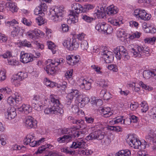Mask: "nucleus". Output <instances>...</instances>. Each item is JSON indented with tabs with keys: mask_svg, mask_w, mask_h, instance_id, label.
Returning a JSON list of instances; mask_svg holds the SVG:
<instances>
[{
	"mask_svg": "<svg viewBox=\"0 0 156 156\" xmlns=\"http://www.w3.org/2000/svg\"><path fill=\"white\" fill-rule=\"evenodd\" d=\"M126 51L124 47L120 46L114 48L113 51L117 59L120 60V56H121V55L122 54Z\"/></svg>",
	"mask_w": 156,
	"mask_h": 156,
	"instance_id": "14",
	"label": "nucleus"
},
{
	"mask_svg": "<svg viewBox=\"0 0 156 156\" xmlns=\"http://www.w3.org/2000/svg\"><path fill=\"white\" fill-rule=\"evenodd\" d=\"M34 55L26 53L21 55L20 60L22 62L27 63L32 62L34 60Z\"/></svg>",
	"mask_w": 156,
	"mask_h": 156,
	"instance_id": "11",
	"label": "nucleus"
},
{
	"mask_svg": "<svg viewBox=\"0 0 156 156\" xmlns=\"http://www.w3.org/2000/svg\"><path fill=\"white\" fill-rule=\"evenodd\" d=\"M102 114L105 117H108L113 114L109 107H104L101 109Z\"/></svg>",
	"mask_w": 156,
	"mask_h": 156,
	"instance_id": "25",
	"label": "nucleus"
},
{
	"mask_svg": "<svg viewBox=\"0 0 156 156\" xmlns=\"http://www.w3.org/2000/svg\"><path fill=\"white\" fill-rule=\"evenodd\" d=\"M72 135L71 134H67L64 135L62 137L58 138L57 139L58 141L60 143H63L66 142H69L72 139Z\"/></svg>",
	"mask_w": 156,
	"mask_h": 156,
	"instance_id": "23",
	"label": "nucleus"
},
{
	"mask_svg": "<svg viewBox=\"0 0 156 156\" xmlns=\"http://www.w3.org/2000/svg\"><path fill=\"white\" fill-rule=\"evenodd\" d=\"M79 14H76L74 13V12H70V19L72 23H75L78 22V16Z\"/></svg>",
	"mask_w": 156,
	"mask_h": 156,
	"instance_id": "29",
	"label": "nucleus"
},
{
	"mask_svg": "<svg viewBox=\"0 0 156 156\" xmlns=\"http://www.w3.org/2000/svg\"><path fill=\"white\" fill-rule=\"evenodd\" d=\"M6 7L8 8L9 10L13 13L17 12L18 10V8L15 3L13 2H7L6 3Z\"/></svg>",
	"mask_w": 156,
	"mask_h": 156,
	"instance_id": "22",
	"label": "nucleus"
},
{
	"mask_svg": "<svg viewBox=\"0 0 156 156\" xmlns=\"http://www.w3.org/2000/svg\"><path fill=\"white\" fill-rule=\"evenodd\" d=\"M70 134L72 135V138L73 137L75 138L79 137H80V138H81L83 135L81 131L78 130H76L75 131H74V132L72 134Z\"/></svg>",
	"mask_w": 156,
	"mask_h": 156,
	"instance_id": "38",
	"label": "nucleus"
},
{
	"mask_svg": "<svg viewBox=\"0 0 156 156\" xmlns=\"http://www.w3.org/2000/svg\"><path fill=\"white\" fill-rule=\"evenodd\" d=\"M72 11L70 12H74L76 14H79V13L84 12L85 11L83 10V6L78 3H74L72 6Z\"/></svg>",
	"mask_w": 156,
	"mask_h": 156,
	"instance_id": "15",
	"label": "nucleus"
},
{
	"mask_svg": "<svg viewBox=\"0 0 156 156\" xmlns=\"http://www.w3.org/2000/svg\"><path fill=\"white\" fill-rule=\"evenodd\" d=\"M8 64L11 65H16L18 64V62L14 59H11L10 58L7 60Z\"/></svg>",
	"mask_w": 156,
	"mask_h": 156,
	"instance_id": "60",
	"label": "nucleus"
},
{
	"mask_svg": "<svg viewBox=\"0 0 156 156\" xmlns=\"http://www.w3.org/2000/svg\"><path fill=\"white\" fill-rule=\"evenodd\" d=\"M145 139L148 142H152L156 144V134L149 133L146 136Z\"/></svg>",
	"mask_w": 156,
	"mask_h": 156,
	"instance_id": "24",
	"label": "nucleus"
},
{
	"mask_svg": "<svg viewBox=\"0 0 156 156\" xmlns=\"http://www.w3.org/2000/svg\"><path fill=\"white\" fill-rule=\"evenodd\" d=\"M20 44L23 46H26L28 47H30L31 46V44L30 42L27 41L26 40H25L23 41H22L20 42Z\"/></svg>",
	"mask_w": 156,
	"mask_h": 156,
	"instance_id": "55",
	"label": "nucleus"
},
{
	"mask_svg": "<svg viewBox=\"0 0 156 156\" xmlns=\"http://www.w3.org/2000/svg\"><path fill=\"white\" fill-rule=\"evenodd\" d=\"M142 13L145 14V10L141 9H137L135 10L133 13L134 15L136 17L139 18L140 17V15H141Z\"/></svg>",
	"mask_w": 156,
	"mask_h": 156,
	"instance_id": "34",
	"label": "nucleus"
},
{
	"mask_svg": "<svg viewBox=\"0 0 156 156\" xmlns=\"http://www.w3.org/2000/svg\"><path fill=\"white\" fill-rule=\"evenodd\" d=\"M27 74L26 73L20 72L15 75L11 80L12 82L15 86H18L20 85V82L27 77Z\"/></svg>",
	"mask_w": 156,
	"mask_h": 156,
	"instance_id": "7",
	"label": "nucleus"
},
{
	"mask_svg": "<svg viewBox=\"0 0 156 156\" xmlns=\"http://www.w3.org/2000/svg\"><path fill=\"white\" fill-rule=\"evenodd\" d=\"M97 84L102 87H105L108 86L107 83L104 80H101L100 81H97Z\"/></svg>",
	"mask_w": 156,
	"mask_h": 156,
	"instance_id": "42",
	"label": "nucleus"
},
{
	"mask_svg": "<svg viewBox=\"0 0 156 156\" xmlns=\"http://www.w3.org/2000/svg\"><path fill=\"white\" fill-rule=\"evenodd\" d=\"M109 129L111 130H114L117 132H119L122 130V128L121 127L119 126H110Z\"/></svg>",
	"mask_w": 156,
	"mask_h": 156,
	"instance_id": "61",
	"label": "nucleus"
},
{
	"mask_svg": "<svg viewBox=\"0 0 156 156\" xmlns=\"http://www.w3.org/2000/svg\"><path fill=\"white\" fill-rule=\"evenodd\" d=\"M154 75H155L154 70L151 71L149 70H146L143 72V77L145 79H148L151 77H154Z\"/></svg>",
	"mask_w": 156,
	"mask_h": 156,
	"instance_id": "28",
	"label": "nucleus"
},
{
	"mask_svg": "<svg viewBox=\"0 0 156 156\" xmlns=\"http://www.w3.org/2000/svg\"><path fill=\"white\" fill-rule=\"evenodd\" d=\"M81 18L87 22L90 23H91L95 19L92 17H91L84 14L81 15Z\"/></svg>",
	"mask_w": 156,
	"mask_h": 156,
	"instance_id": "31",
	"label": "nucleus"
},
{
	"mask_svg": "<svg viewBox=\"0 0 156 156\" xmlns=\"http://www.w3.org/2000/svg\"><path fill=\"white\" fill-rule=\"evenodd\" d=\"M130 50L133 54V56L134 58H140L144 55H147L149 53V49L147 47L139 45L132 48L131 45L129 46Z\"/></svg>",
	"mask_w": 156,
	"mask_h": 156,
	"instance_id": "3",
	"label": "nucleus"
},
{
	"mask_svg": "<svg viewBox=\"0 0 156 156\" xmlns=\"http://www.w3.org/2000/svg\"><path fill=\"white\" fill-rule=\"evenodd\" d=\"M47 43L49 49L51 50L53 54H55L56 52V50L55 49L56 46L55 44L50 41L47 42Z\"/></svg>",
	"mask_w": 156,
	"mask_h": 156,
	"instance_id": "36",
	"label": "nucleus"
},
{
	"mask_svg": "<svg viewBox=\"0 0 156 156\" xmlns=\"http://www.w3.org/2000/svg\"><path fill=\"white\" fill-rule=\"evenodd\" d=\"M54 61V62L55 64V66L57 67L58 65L62 66L65 62V60L62 58L59 59H55Z\"/></svg>",
	"mask_w": 156,
	"mask_h": 156,
	"instance_id": "40",
	"label": "nucleus"
},
{
	"mask_svg": "<svg viewBox=\"0 0 156 156\" xmlns=\"http://www.w3.org/2000/svg\"><path fill=\"white\" fill-rule=\"evenodd\" d=\"M61 152L66 153V154H75V151H70L68 148H62L61 149Z\"/></svg>",
	"mask_w": 156,
	"mask_h": 156,
	"instance_id": "44",
	"label": "nucleus"
},
{
	"mask_svg": "<svg viewBox=\"0 0 156 156\" xmlns=\"http://www.w3.org/2000/svg\"><path fill=\"white\" fill-rule=\"evenodd\" d=\"M44 138H42L38 141H35V140H34L32 141L29 144H30V146L31 147H34L35 146L39 145L40 143H41L42 142L44 141Z\"/></svg>",
	"mask_w": 156,
	"mask_h": 156,
	"instance_id": "35",
	"label": "nucleus"
},
{
	"mask_svg": "<svg viewBox=\"0 0 156 156\" xmlns=\"http://www.w3.org/2000/svg\"><path fill=\"white\" fill-rule=\"evenodd\" d=\"M86 143L83 140H76L73 142L72 144L70 147L71 148L77 149L85 148H86Z\"/></svg>",
	"mask_w": 156,
	"mask_h": 156,
	"instance_id": "12",
	"label": "nucleus"
},
{
	"mask_svg": "<svg viewBox=\"0 0 156 156\" xmlns=\"http://www.w3.org/2000/svg\"><path fill=\"white\" fill-rule=\"evenodd\" d=\"M65 12L63 6H55L50 10V19L56 23L60 22L63 19Z\"/></svg>",
	"mask_w": 156,
	"mask_h": 156,
	"instance_id": "1",
	"label": "nucleus"
},
{
	"mask_svg": "<svg viewBox=\"0 0 156 156\" xmlns=\"http://www.w3.org/2000/svg\"><path fill=\"white\" fill-rule=\"evenodd\" d=\"M156 40V37H147L144 39V41L145 43L153 44Z\"/></svg>",
	"mask_w": 156,
	"mask_h": 156,
	"instance_id": "45",
	"label": "nucleus"
},
{
	"mask_svg": "<svg viewBox=\"0 0 156 156\" xmlns=\"http://www.w3.org/2000/svg\"><path fill=\"white\" fill-rule=\"evenodd\" d=\"M32 105L34 108L38 111H41L42 109V106L39 104L38 103H33Z\"/></svg>",
	"mask_w": 156,
	"mask_h": 156,
	"instance_id": "43",
	"label": "nucleus"
},
{
	"mask_svg": "<svg viewBox=\"0 0 156 156\" xmlns=\"http://www.w3.org/2000/svg\"><path fill=\"white\" fill-rule=\"evenodd\" d=\"M108 69L110 70H112L114 72H117L118 70L117 67L114 64H110L108 65Z\"/></svg>",
	"mask_w": 156,
	"mask_h": 156,
	"instance_id": "54",
	"label": "nucleus"
},
{
	"mask_svg": "<svg viewBox=\"0 0 156 156\" xmlns=\"http://www.w3.org/2000/svg\"><path fill=\"white\" fill-rule=\"evenodd\" d=\"M19 111L26 114H28L31 111V109L30 105L23 104L21 106L18 107Z\"/></svg>",
	"mask_w": 156,
	"mask_h": 156,
	"instance_id": "20",
	"label": "nucleus"
},
{
	"mask_svg": "<svg viewBox=\"0 0 156 156\" xmlns=\"http://www.w3.org/2000/svg\"><path fill=\"white\" fill-rule=\"evenodd\" d=\"M37 122L34 120L32 117L27 118L25 121V125L28 129L34 128L37 126Z\"/></svg>",
	"mask_w": 156,
	"mask_h": 156,
	"instance_id": "16",
	"label": "nucleus"
},
{
	"mask_svg": "<svg viewBox=\"0 0 156 156\" xmlns=\"http://www.w3.org/2000/svg\"><path fill=\"white\" fill-rule=\"evenodd\" d=\"M20 28L18 26L13 27V30L11 32V36L13 37H15L18 35L20 31Z\"/></svg>",
	"mask_w": 156,
	"mask_h": 156,
	"instance_id": "33",
	"label": "nucleus"
},
{
	"mask_svg": "<svg viewBox=\"0 0 156 156\" xmlns=\"http://www.w3.org/2000/svg\"><path fill=\"white\" fill-rule=\"evenodd\" d=\"M139 85L140 86H141L143 89H144L146 90H152V88L151 87H149V86L144 84L142 82L140 81L139 82Z\"/></svg>",
	"mask_w": 156,
	"mask_h": 156,
	"instance_id": "49",
	"label": "nucleus"
},
{
	"mask_svg": "<svg viewBox=\"0 0 156 156\" xmlns=\"http://www.w3.org/2000/svg\"><path fill=\"white\" fill-rule=\"evenodd\" d=\"M26 35L29 38L33 40L36 39V37L34 34L33 31H29L27 32Z\"/></svg>",
	"mask_w": 156,
	"mask_h": 156,
	"instance_id": "46",
	"label": "nucleus"
},
{
	"mask_svg": "<svg viewBox=\"0 0 156 156\" xmlns=\"http://www.w3.org/2000/svg\"><path fill=\"white\" fill-rule=\"evenodd\" d=\"M45 85L50 87H53L56 86V83L54 82H51L48 79L46 78L44 80Z\"/></svg>",
	"mask_w": 156,
	"mask_h": 156,
	"instance_id": "37",
	"label": "nucleus"
},
{
	"mask_svg": "<svg viewBox=\"0 0 156 156\" xmlns=\"http://www.w3.org/2000/svg\"><path fill=\"white\" fill-rule=\"evenodd\" d=\"M91 68L98 74H101L102 72L100 71V68L98 67L97 66L92 65L91 66Z\"/></svg>",
	"mask_w": 156,
	"mask_h": 156,
	"instance_id": "63",
	"label": "nucleus"
},
{
	"mask_svg": "<svg viewBox=\"0 0 156 156\" xmlns=\"http://www.w3.org/2000/svg\"><path fill=\"white\" fill-rule=\"evenodd\" d=\"M66 59L68 64L73 65L78 62L80 59V57L79 55H72L67 56Z\"/></svg>",
	"mask_w": 156,
	"mask_h": 156,
	"instance_id": "13",
	"label": "nucleus"
},
{
	"mask_svg": "<svg viewBox=\"0 0 156 156\" xmlns=\"http://www.w3.org/2000/svg\"><path fill=\"white\" fill-rule=\"evenodd\" d=\"M7 102L10 105H14L15 102L13 97L12 96L9 97L7 100Z\"/></svg>",
	"mask_w": 156,
	"mask_h": 156,
	"instance_id": "64",
	"label": "nucleus"
},
{
	"mask_svg": "<svg viewBox=\"0 0 156 156\" xmlns=\"http://www.w3.org/2000/svg\"><path fill=\"white\" fill-rule=\"evenodd\" d=\"M139 84L138 83L135 82H131L128 84L129 87L132 88V89L135 92H138L139 91L140 89L138 86Z\"/></svg>",
	"mask_w": 156,
	"mask_h": 156,
	"instance_id": "30",
	"label": "nucleus"
},
{
	"mask_svg": "<svg viewBox=\"0 0 156 156\" xmlns=\"http://www.w3.org/2000/svg\"><path fill=\"white\" fill-rule=\"evenodd\" d=\"M107 13L109 15H113L118 13V8L113 5H111L107 8Z\"/></svg>",
	"mask_w": 156,
	"mask_h": 156,
	"instance_id": "21",
	"label": "nucleus"
},
{
	"mask_svg": "<svg viewBox=\"0 0 156 156\" xmlns=\"http://www.w3.org/2000/svg\"><path fill=\"white\" fill-rule=\"evenodd\" d=\"M129 145L135 149H144L146 146L142 144L140 141L136 138L133 137L132 138L127 140Z\"/></svg>",
	"mask_w": 156,
	"mask_h": 156,
	"instance_id": "5",
	"label": "nucleus"
},
{
	"mask_svg": "<svg viewBox=\"0 0 156 156\" xmlns=\"http://www.w3.org/2000/svg\"><path fill=\"white\" fill-rule=\"evenodd\" d=\"M43 16H39L36 19V21L39 26H41L45 23V19L43 17Z\"/></svg>",
	"mask_w": 156,
	"mask_h": 156,
	"instance_id": "39",
	"label": "nucleus"
},
{
	"mask_svg": "<svg viewBox=\"0 0 156 156\" xmlns=\"http://www.w3.org/2000/svg\"><path fill=\"white\" fill-rule=\"evenodd\" d=\"M100 95L103 96L104 100H108L112 97V95L109 92H108L107 90L104 89L101 90L100 93Z\"/></svg>",
	"mask_w": 156,
	"mask_h": 156,
	"instance_id": "26",
	"label": "nucleus"
},
{
	"mask_svg": "<svg viewBox=\"0 0 156 156\" xmlns=\"http://www.w3.org/2000/svg\"><path fill=\"white\" fill-rule=\"evenodd\" d=\"M93 52L97 53L101 52L102 58L104 59L106 63H109L113 60V57L110 55V52L107 50L105 46H102L100 49L99 47L97 45L94 46L93 48Z\"/></svg>",
	"mask_w": 156,
	"mask_h": 156,
	"instance_id": "2",
	"label": "nucleus"
},
{
	"mask_svg": "<svg viewBox=\"0 0 156 156\" xmlns=\"http://www.w3.org/2000/svg\"><path fill=\"white\" fill-rule=\"evenodd\" d=\"M104 133L101 132L100 130H97L90 133L86 138L87 140H92L95 139L101 140L103 139L104 137Z\"/></svg>",
	"mask_w": 156,
	"mask_h": 156,
	"instance_id": "8",
	"label": "nucleus"
},
{
	"mask_svg": "<svg viewBox=\"0 0 156 156\" xmlns=\"http://www.w3.org/2000/svg\"><path fill=\"white\" fill-rule=\"evenodd\" d=\"M46 149V147L44 145L40 147H39L37 151L35 152L36 154H40L43 151H44Z\"/></svg>",
	"mask_w": 156,
	"mask_h": 156,
	"instance_id": "62",
	"label": "nucleus"
},
{
	"mask_svg": "<svg viewBox=\"0 0 156 156\" xmlns=\"http://www.w3.org/2000/svg\"><path fill=\"white\" fill-rule=\"evenodd\" d=\"M50 101L54 105V114L57 113L60 114H62L63 113L62 109L59 107L60 104L59 100L56 97L55 95H51L50 97Z\"/></svg>",
	"mask_w": 156,
	"mask_h": 156,
	"instance_id": "6",
	"label": "nucleus"
},
{
	"mask_svg": "<svg viewBox=\"0 0 156 156\" xmlns=\"http://www.w3.org/2000/svg\"><path fill=\"white\" fill-rule=\"evenodd\" d=\"M104 29V30H103V31H104L105 33H106L107 34H111L113 30L112 27L106 23L105 24Z\"/></svg>",
	"mask_w": 156,
	"mask_h": 156,
	"instance_id": "32",
	"label": "nucleus"
},
{
	"mask_svg": "<svg viewBox=\"0 0 156 156\" xmlns=\"http://www.w3.org/2000/svg\"><path fill=\"white\" fill-rule=\"evenodd\" d=\"M54 105H53L51 108L45 109L44 111V112L47 114H54Z\"/></svg>",
	"mask_w": 156,
	"mask_h": 156,
	"instance_id": "50",
	"label": "nucleus"
},
{
	"mask_svg": "<svg viewBox=\"0 0 156 156\" xmlns=\"http://www.w3.org/2000/svg\"><path fill=\"white\" fill-rule=\"evenodd\" d=\"M92 101L97 106H100L102 105L103 101L101 99H97L93 100Z\"/></svg>",
	"mask_w": 156,
	"mask_h": 156,
	"instance_id": "59",
	"label": "nucleus"
},
{
	"mask_svg": "<svg viewBox=\"0 0 156 156\" xmlns=\"http://www.w3.org/2000/svg\"><path fill=\"white\" fill-rule=\"evenodd\" d=\"M1 90H2V92H3V93H7L9 94H11L12 92L11 89L8 87L2 88Z\"/></svg>",
	"mask_w": 156,
	"mask_h": 156,
	"instance_id": "57",
	"label": "nucleus"
},
{
	"mask_svg": "<svg viewBox=\"0 0 156 156\" xmlns=\"http://www.w3.org/2000/svg\"><path fill=\"white\" fill-rule=\"evenodd\" d=\"M35 136L34 134H28L23 140L24 145H28L32 141L35 140Z\"/></svg>",
	"mask_w": 156,
	"mask_h": 156,
	"instance_id": "27",
	"label": "nucleus"
},
{
	"mask_svg": "<svg viewBox=\"0 0 156 156\" xmlns=\"http://www.w3.org/2000/svg\"><path fill=\"white\" fill-rule=\"evenodd\" d=\"M80 46L83 49H87L88 47V43L86 40H83L80 43Z\"/></svg>",
	"mask_w": 156,
	"mask_h": 156,
	"instance_id": "51",
	"label": "nucleus"
},
{
	"mask_svg": "<svg viewBox=\"0 0 156 156\" xmlns=\"http://www.w3.org/2000/svg\"><path fill=\"white\" fill-rule=\"evenodd\" d=\"M79 42L76 39L72 38L65 40L63 43V46L69 50H76L79 46Z\"/></svg>",
	"mask_w": 156,
	"mask_h": 156,
	"instance_id": "4",
	"label": "nucleus"
},
{
	"mask_svg": "<svg viewBox=\"0 0 156 156\" xmlns=\"http://www.w3.org/2000/svg\"><path fill=\"white\" fill-rule=\"evenodd\" d=\"M145 14L142 13L140 15V17L142 20H148L150 19L151 16L150 14L147 13L145 11Z\"/></svg>",
	"mask_w": 156,
	"mask_h": 156,
	"instance_id": "41",
	"label": "nucleus"
},
{
	"mask_svg": "<svg viewBox=\"0 0 156 156\" xmlns=\"http://www.w3.org/2000/svg\"><path fill=\"white\" fill-rule=\"evenodd\" d=\"M108 22L114 26H117L119 25V23L117 20L113 19L112 18H109L108 19Z\"/></svg>",
	"mask_w": 156,
	"mask_h": 156,
	"instance_id": "56",
	"label": "nucleus"
},
{
	"mask_svg": "<svg viewBox=\"0 0 156 156\" xmlns=\"http://www.w3.org/2000/svg\"><path fill=\"white\" fill-rule=\"evenodd\" d=\"M80 96L79 91L75 89H71L66 97L67 104L68 105L71 104L74 97H76V98L78 99Z\"/></svg>",
	"mask_w": 156,
	"mask_h": 156,
	"instance_id": "10",
	"label": "nucleus"
},
{
	"mask_svg": "<svg viewBox=\"0 0 156 156\" xmlns=\"http://www.w3.org/2000/svg\"><path fill=\"white\" fill-rule=\"evenodd\" d=\"M140 33L138 32H136L131 35H129V38L132 40L135 38H139L140 37Z\"/></svg>",
	"mask_w": 156,
	"mask_h": 156,
	"instance_id": "47",
	"label": "nucleus"
},
{
	"mask_svg": "<svg viewBox=\"0 0 156 156\" xmlns=\"http://www.w3.org/2000/svg\"><path fill=\"white\" fill-rule=\"evenodd\" d=\"M15 109L13 107L9 108L7 111L5 112V115H7V119L9 120L13 119L16 115Z\"/></svg>",
	"mask_w": 156,
	"mask_h": 156,
	"instance_id": "18",
	"label": "nucleus"
},
{
	"mask_svg": "<svg viewBox=\"0 0 156 156\" xmlns=\"http://www.w3.org/2000/svg\"><path fill=\"white\" fill-rule=\"evenodd\" d=\"M94 7V6L92 5L87 4L83 7V10H85V12L87 10H89L93 9Z\"/></svg>",
	"mask_w": 156,
	"mask_h": 156,
	"instance_id": "58",
	"label": "nucleus"
},
{
	"mask_svg": "<svg viewBox=\"0 0 156 156\" xmlns=\"http://www.w3.org/2000/svg\"><path fill=\"white\" fill-rule=\"evenodd\" d=\"M55 64L53 60L51 59L48 60L47 65L44 68V69L48 75H52L55 73V67H57Z\"/></svg>",
	"mask_w": 156,
	"mask_h": 156,
	"instance_id": "9",
	"label": "nucleus"
},
{
	"mask_svg": "<svg viewBox=\"0 0 156 156\" xmlns=\"http://www.w3.org/2000/svg\"><path fill=\"white\" fill-rule=\"evenodd\" d=\"M71 111L73 113L77 114L78 115H79V113L80 112V110L76 105L73 106L72 107Z\"/></svg>",
	"mask_w": 156,
	"mask_h": 156,
	"instance_id": "53",
	"label": "nucleus"
},
{
	"mask_svg": "<svg viewBox=\"0 0 156 156\" xmlns=\"http://www.w3.org/2000/svg\"><path fill=\"white\" fill-rule=\"evenodd\" d=\"M80 84L79 86L82 89L89 90L90 88L91 83L90 82L87 81L84 79H80Z\"/></svg>",
	"mask_w": 156,
	"mask_h": 156,
	"instance_id": "19",
	"label": "nucleus"
},
{
	"mask_svg": "<svg viewBox=\"0 0 156 156\" xmlns=\"http://www.w3.org/2000/svg\"><path fill=\"white\" fill-rule=\"evenodd\" d=\"M38 7L42 12L46 11L47 8L46 4L44 2H42L41 5L38 6Z\"/></svg>",
	"mask_w": 156,
	"mask_h": 156,
	"instance_id": "52",
	"label": "nucleus"
},
{
	"mask_svg": "<svg viewBox=\"0 0 156 156\" xmlns=\"http://www.w3.org/2000/svg\"><path fill=\"white\" fill-rule=\"evenodd\" d=\"M121 56H120V59L121 58H123L125 61H127L129 60L130 58L127 51L125 52H124L122 54H121Z\"/></svg>",
	"mask_w": 156,
	"mask_h": 156,
	"instance_id": "48",
	"label": "nucleus"
},
{
	"mask_svg": "<svg viewBox=\"0 0 156 156\" xmlns=\"http://www.w3.org/2000/svg\"><path fill=\"white\" fill-rule=\"evenodd\" d=\"M79 102L78 105L81 108L84 107L85 105L88 103L90 101L89 98L87 97L80 96L77 99Z\"/></svg>",
	"mask_w": 156,
	"mask_h": 156,
	"instance_id": "17",
	"label": "nucleus"
}]
</instances>
